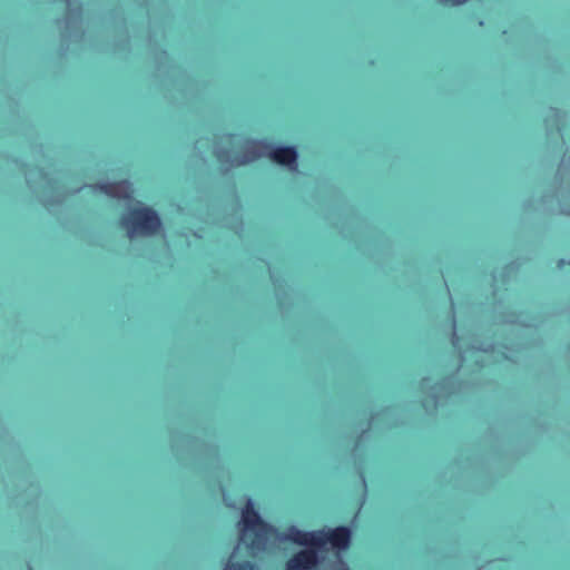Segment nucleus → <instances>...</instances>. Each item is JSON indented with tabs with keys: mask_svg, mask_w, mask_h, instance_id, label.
Listing matches in <instances>:
<instances>
[{
	"mask_svg": "<svg viewBox=\"0 0 570 570\" xmlns=\"http://www.w3.org/2000/svg\"><path fill=\"white\" fill-rule=\"evenodd\" d=\"M239 525V541L250 550L253 556L265 550L272 540L292 541L301 546L316 548L331 544L340 550L346 549L351 541V531L345 527L312 532H305L296 527H291L286 533H279L275 528L261 519L259 514L254 510L250 499L247 500L246 507L242 511Z\"/></svg>",
	"mask_w": 570,
	"mask_h": 570,
	"instance_id": "obj_1",
	"label": "nucleus"
},
{
	"mask_svg": "<svg viewBox=\"0 0 570 570\" xmlns=\"http://www.w3.org/2000/svg\"><path fill=\"white\" fill-rule=\"evenodd\" d=\"M243 156L234 155L220 148L216 149V156L222 163H229L232 166H240L252 163L261 157H269L274 163L287 166L292 171L297 170V153L294 147H277L265 141H246Z\"/></svg>",
	"mask_w": 570,
	"mask_h": 570,
	"instance_id": "obj_2",
	"label": "nucleus"
},
{
	"mask_svg": "<svg viewBox=\"0 0 570 570\" xmlns=\"http://www.w3.org/2000/svg\"><path fill=\"white\" fill-rule=\"evenodd\" d=\"M128 237L149 236L160 227V219L156 212L142 206L140 203L131 208L121 219Z\"/></svg>",
	"mask_w": 570,
	"mask_h": 570,
	"instance_id": "obj_3",
	"label": "nucleus"
},
{
	"mask_svg": "<svg viewBox=\"0 0 570 570\" xmlns=\"http://www.w3.org/2000/svg\"><path fill=\"white\" fill-rule=\"evenodd\" d=\"M317 563L318 556L314 550H302L287 561L286 570H309Z\"/></svg>",
	"mask_w": 570,
	"mask_h": 570,
	"instance_id": "obj_4",
	"label": "nucleus"
},
{
	"mask_svg": "<svg viewBox=\"0 0 570 570\" xmlns=\"http://www.w3.org/2000/svg\"><path fill=\"white\" fill-rule=\"evenodd\" d=\"M94 189L111 197L125 199L129 198L132 194L131 185L128 181L99 184L94 186Z\"/></svg>",
	"mask_w": 570,
	"mask_h": 570,
	"instance_id": "obj_5",
	"label": "nucleus"
},
{
	"mask_svg": "<svg viewBox=\"0 0 570 570\" xmlns=\"http://www.w3.org/2000/svg\"><path fill=\"white\" fill-rule=\"evenodd\" d=\"M224 570H256L255 567L249 562L240 564H228Z\"/></svg>",
	"mask_w": 570,
	"mask_h": 570,
	"instance_id": "obj_6",
	"label": "nucleus"
},
{
	"mask_svg": "<svg viewBox=\"0 0 570 570\" xmlns=\"http://www.w3.org/2000/svg\"><path fill=\"white\" fill-rule=\"evenodd\" d=\"M456 340H458V338H456V336H455V334H454V335H453V345H456Z\"/></svg>",
	"mask_w": 570,
	"mask_h": 570,
	"instance_id": "obj_7",
	"label": "nucleus"
}]
</instances>
